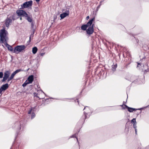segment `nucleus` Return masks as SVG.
<instances>
[{"label": "nucleus", "instance_id": "38", "mask_svg": "<svg viewBox=\"0 0 149 149\" xmlns=\"http://www.w3.org/2000/svg\"><path fill=\"white\" fill-rule=\"evenodd\" d=\"M20 20H22V17H20Z\"/></svg>", "mask_w": 149, "mask_h": 149}, {"label": "nucleus", "instance_id": "15", "mask_svg": "<svg viewBox=\"0 0 149 149\" xmlns=\"http://www.w3.org/2000/svg\"><path fill=\"white\" fill-rule=\"evenodd\" d=\"M88 27L87 26L86 24H84L81 26V29L82 30L85 31L86 30Z\"/></svg>", "mask_w": 149, "mask_h": 149}, {"label": "nucleus", "instance_id": "17", "mask_svg": "<svg viewBox=\"0 0 149 149\" xmlns=\"http://www.w3.org/2000/svg\"><path fill=\"white\" fill-rule=\"evenodd\" d=\"M38 50V49L36 47H34L32 49V53L35 54L36 53Z\"/></svg>", "mask_w": 149, "mask_h": 149}, {"label": "nucleus", "instance_id": "30", "mask_svg": "<svg viewBox=\"0 0 149 149\" xmlns=\"http://www.w3.org/2000/svg\"><path fill=\"white\" fill-rule=\"evenodd\" d=\"M57 18V16L56 15V16H54V21H55L56 19Z\"/></svg>", "mask_w": 149, "mask_h": 149}, {"label": "nucleus", "instance_id": "8", "mask_svg": "<svg viewBox=\"0 0 149 149\" xmlns=\"http://www.w3.org/2000/svg\"><path fill=\"white\" fill-rule=\"evenodd\" d=\"M12 22V20L9 18H7L6 20L5 24L6 27H8L10 23Z\"/></svg>", "mask_w": 149, "mask_h": 149}, {"label": "nucleus", "instance_id": "37", "mask_svg": "<svg viewBox=\"0 0 149 149\" xmlns=\"http://www.w3.org/2000/svg\"><path fill=\"white\" fill-rule=\"evenodd\" d=\"M35 1H36L37 2H39L40 0H35Z\"/></svg>", "mask_w": 149, "mask_h": 149}, {"label": "nucleus", "instance_id": "1", "mask_svg": "<svg viewBox=\"0 0 149 149\" xmlns=\"http://www.w3.org/2000/svg\"><path fill=\"white\" fill-rule=\"evenodd\" d=\"M8 35V32L5 29L0 30V41L1 43L7 42L9 39Z\"/></svg>", "mask_w": 149, "mask_h": 149}, {"label": "nucleus", "instance_id": "4", "mask_svg": "<svg viewBox=\"0 0 149 149\" xmlns=\"http://www.w3.org/2000/svg\"><path fill=\"white\" fill-rule=\"evenodd\" d=\"M33 2L32 1L26 2L21 5V7L20 8V9H23L25 8H28L31 6Z\"/></svg>", "mask_w": 149, "mask_h": 149}, {"label": "nucleus", "instance_id": "19", "mask_svg": "<svg viewBox=\"0 0 149 149\" xmlns=\"http://www.w3.org/2000/svg\"><path fill=\"white\" fill-rule=\"evenodd\" d=\"M117 64H116L114 65H112L111 70L113 71H115L116 70V69L117 67Z\"/></svg>", "mask_w": 149, "mask_h": 149}, {"label": "nucleus", "instance_id": "23", "mask_svg": "<svg viewBox=\"0 0 149 149\" xmlns=\"http://www.w3.org/2000/svg\"><path fill=\"white\" fill-rule=\"evenodd\" d=\"M131 122L133 124H136V119L135 118H133L131 120Z\"/></svg>", "mask_w": 149, "mask_h": 149}, {"label": "nucleus", "instance_id": "24", "mask_svg": "<svg viewBox=\"0 0 149 149\" xmlns=\"http://www.w3.org/2000/svg\"><path fill=\"white\" fill-rule=\"evenodd\" d=\"M29 84L28 82H25L24 83H23L22 85V86L24 87H25L27 84Z\"/></svg>", "mask_w": 149, "mask_h": 149}, {"label": "nucleus", "instance_id": "10", "mask_svg": "<svg viewBox=\"0 0 149 149\" xmlns=\"http://www.w3.org/2000/svg\"><path fill=\"white\" fill-rule=\"evenodd\" d=\"M4 44L6 46V47H7L8 49L9 50H10L11 51H13V47L12 46L9 45L7 43V42H5L4 43Z\"/></svg>", "mask_w": 149, "mask_h": 149}, {"label": "nucleus", "instance_id": "13", "mask_svg": "<svg viewBox=\"0 0 149 149\" xmlns=\"http://www.w3.org/2000/svg\"><path fill=\"white\" fill-rule=\"evenodd\" d=\"M125 105V108H127L128 109V111L130 112H133L134 111H136L137 110V109H136L129 107L126 105Z\"/></svg>", "mask_w": 149, "mask_h": 149}, {"label": "nucleus", "instance_id": "12", "mask_svg": "<svg viewBox=\"0 0 149 149\" xmlns=\"http://www.w3.org/2000/svg\"><path fill=\"white\" fill-rule=\"evenodd\" d=\"M95 19V17H93L87 23L86 25L87 26V27H88L89 26H91V25H92L93 22L94 21Z\"/></svg>", "mask_w": 149, "mask_h": 149}, {"label": "nucleus", "instance_id": "39", "mask_svg": "<svg viewBox=\"0 0 149 149\" xmlns=\"http://www.w3.org/2000/svg\"><path fill=\"white\" fill-rule=\"evenodd\" d=\"M147 71H147L146 70H145V72H147Z\"/></svg>", "mask_w": 149, "mask_h": 149}, {"label": "nucleus", "instance_id": "41", "mask_svg": "<svg viewBox=\"0 0 149 149\" xmlns=\"http://www.w3.org/2000/svg\"><path fill=\"white\" fill-rule=\"evenodd\" d=\"M100 5L99 6H98V8H99V7H100Z\"/></svg>", "mask_w": 149, "mask_h": 149}, {"label": "nucleus", "instance_id": "27", "mask_svg": "<svg viewBox=\"0 0 149 149\" xmlns=\"http://www.w3.org/2000/svg\"><path fill=\"white\" fill-rule=\"evenodd\" d=\"M35 116V114L34 113H32L31 114V118H33Z\"/></svg>", "mask_w": 149, "mask_h": 149}, {"label": "nucleus", "instance_id": "18", "mask_svg": "<svg viewBox=\"0 0 149 149\" xmlns=\"http://www.w3.org/2000/svg\"><path fill=\"white\" fill-rule=\"evenodd\" d=\"M16 15L15 14H13L11 17H10L9 18H10L12 20H13V21L17 19V18L16 17Z\"/></svg>", "mask_w": 149, "mask_h": 149}, {"label": "nucleus", "instance_id": "6", "mask_svg": "<svg viewBox=\"0 0 149 149\" xmlns=\"http://www.w3.org/2000/svg\"><path fill=\"white\" fill-rule=\"evenodd\" d=\"M94 24H93L91 26H90L86 30L87 33L89 35L92 34L94 32L93 27Z\"/></svg>", "mask_w": 149, "mask_h": 149}, {"label": "nucleus", "instance_id": "22", "mask_svg": "<svg viewBox=\"0 0 149 149\" xmlns=\"http://www.w3.org/2000/svg\"><path fill=\"white\" fill-rule=\"evenodd\" d=\"M34 24L33 23V22H31V28L32 29L33 31H35V29H34Z\"/></svg>", "mask_w": 149, "mask_h": 149}, {"label": "nucleus", "instance_id": "9", "mask_svg": "<svg viewBox=\"0 0 149 149\" xmlns=\"http://www.w3.org/2000/svg\"><path fill=\"white\" fill-rule=\"evenodd\" d=\"M69 15V12L68 11H67V12H65L60 14V17L61 19H63L66 16L68 15Z\"/></svg>", "mask_w": 149, "mask_h": 149}, {"label": "nucleus", "instance_id": "20", "mask_svg": "<svg viewBox=\"0 0 149 149\" xmlns=\"http://www.w3.org/2000/svg\"><path fill=\"white\" fill-rule=\"evenodd\" d=\"M22 70L21 69H19L16 70L13 73L15 75L17 73L22 71Z\"/></svg>", "mask_w": 149, "mask_h": 149}, {"label": "nucleus", "instance_id": "5", "mask_svg": "<svg viewBox=\"0 0 149 149\" xmlns=\"http://www.w3.org/2000/svg\"><path fill=\"white\" fill-rule=\"evenodd\" d=\"M10 74V72L9 71H6L4 73V76L3 79L1 80L2 82H4L6 80H7L9 78Z\"/></svg>", "mask_w": 149, "mask_h": 149}, {"label": "nucleus", "instance_id": "28", "mask_svg": "<svg viewBox=\"0 0 149 149\" xmlns=\"http://www.w3.org/2000/svg\"><path fill=\"white\" fill-rule=\"evenodd\" d=\"M32 110V108H31L28 111V113L29 114H30Z\"/></svg>", "mask_w": 149, "mask_h": 149}, {"label": "nucleus", "instance_id": "21", "mask_svg": "<svg viewBox=\"0 0 149 149\" xmlns=\"http://www.w3.org/2000/svg\"><path fill=\"white\" fill-rule=\"evenodd\" d=\"M35 31H33L32 33L30 35L29 37V42H30L31 41V38H33V34L34 33Z\"/></svg>", "mask_w": 149, "mask_h": 149}, {"label": "nucleus", "instance_id": "40", "mask_svg": "<svg viewBox=\"0 0 149 149\" xmlns=\"http://www.w3.org/2000/svg\"><path fill=\"white\" fill-rule=\"evenodd\" d=\"M86 107H84V109H85Z\"/></svg>", "mask_w": 149, "mask_h": 149}, {"label": "nucleus", "instance_id": "29", "mask_svg": "<svg viewBox=\"0 0 149 149\" xmlns=\"http://www.w3.org/2000/svg\"><path fill=\"white\" fill-rule=\"evenodd\" d=\"M38 11V8H35V9L34 10V11L35 12H37Z\"/></svg>", "mask_w": 149, "mask_h": 149}, {"label": "nucleus", "instance_id": "7", "mask_svg": "<svg viewBox=\"0 0 149 149\" xmlns=\"http://www.w3.org/2000/svg\"><path fill=\"white\" fill-rule=\"evenodd\" d=\"M8 87V84L6 83L5 84L3 85L0 88V94L3 91H5L7 89Z\"/></svg>", "mask_w": 149, "mask_h": 149}, {"label": "nucleus", "instance_id": "3", "mask_svg": "<svg viewBox=\"0 0 149 149\" xmlns=\"http://www.w3.org/2000/svg\"><path fill=\"white\" fill-rule=\"evenodd\" d=\"M26 48V46L24 45H17L14 48L13 53L18 54L20 52H23Z\"/></svg>", "mask_w": 149, "mask_h": 149}, {"label": "nucleus", "instance_id": "34", "mask_svg": "<svg viewBox=\"0 0 149 149\" xmlns=\"http://www.w3.org/2000/svg\"><path fill=\"white\" fill-rule=\"evenodd\" d=\"M135 133L136 134L137 132V130L136 129H135Z\"/></svg>", "mask_w": 149, "mask_h": 149}, {"label": "nucleus", "instance_id": "31", "mask_svg": "<svg viewBox=\"0 0 149 149\" xmlns=\"http://www.w3.org/2000/svg\"><path fill=\"white\" fill-rule=\"evenodd\" d=\"M133 127L134 128H135V129H136V124H133Z\"/></svg>", "mask_w": 149, "mask_h": 149}, {"label": "nucleus", "instance_id": "26", "mask_svg": "<svg viewBox=\"0 0 149 149\" xmlns=\"http://www.w3.org/2000/svg\"><path fill=\"white\" fill-rule=\"evenodd\" d=\"M3 74L2 72H0V78H1L3 77Z\"/></svg>", "mask_w": 149, "mask_h": 149}, {"label": "nucleus", "instance_id": "35", "mask_svg": "<svg viewBox=\"0 0 149 149\" xmlns=\"http://www.w3.org/2000/svg\"><path fill=\"white\" fill-rule=\"evenodd\" d=\"M68 11L69 12V10L68 9H66V10H65V12H67V11L68 12Z\"/></svg>", "mask_w": 149, "mask_h": 149}, {"label": "nucleus", "instance_id": "11", "mask_svg": "<svg viewBox=\"0 0 149 149\" xmlns=\"http://www.w3.org/2000/svg\"><path fill=\"white\" fill-rule=\"evenodd\" d=\"M33 75H31L28 78V80L29 84H31L33 81Z\"/></svg>", "mask_w": 149, "mask_h": 149}, {"label": "nucleus", "instance_id": "2", "mask_svg": "<svg viewBox=\"0 0 149 149\" xmlns=\"http://www.w3.org/2000/svg\"><path fill=\"white\" fill-rule=\"evenodd\" d=\"M16 13L18 16H22L24 17L29 22H32L33 19L32 16H29L25 11L22 10H18L16 11Z\"/></svg>", "mask_w": 149, "mask_h": 149}, {"label": "nucleus", "instance_id": "36", "mask_svg": "<svg viewBox=\"0 0 149 149\" xmlns=\"http://www.w3.org/2000/svg\"><path fill=\"white\" fill-rule=\"evenodd\" d=\"M89 18V16H87L86 17V19L87 20Z\"/></svg>", "mask_w": 149, "mask_h": 149}, {"label": "nucleus", "instance_id": "32", "mask_svg": "<svg viewBox=\"0 0 149 149\" xmlns=\"http://www.w3.org/2000/svg\"><path fill=\"white\" fill-rule=\"evenodd\" d=\"M45 54V53H41L40 54V55L41 56H43L44 54Z\"/></svg>", "mask_w": 149, "mask_h": 149}, {"label": "nucleus", "instance_id": "33", "mask_svg": "<svg viewBox=\"0 0 149 149\" xmlns=\"http://www.w3.org/2000/svg\"><path fill=\"white\" fill-rule=\"evenodd\" d=\"M71 137H75L76 138H77V141H78L77 138L75 136V135H74L72 136Z\"/></svg>", "mask_w": 149, "mask_h": 149}, {"label": "nucleus", "instance_id": "16", "mask_svg": "<svg viewBox=\"0 0 149 149\" xmlns=\"http://www.w3.org/2000/svg\"><path fill=\"white\" fill-rule=\"evenodd\" d=\"M15 75L13 73L11 76L8 78V79H7V82H8L12 80L13 78L14 77Z\"/></svg>", "mask_w": 149, "mask_h": 149}, {"label": "nucleus", "instance_id": "25", "mask_svg": "<svg viewBox=\"0 0 149 149\" xmlns=\"http://www.w3.org/2000/svg\"><path fill=\"white\" fill-rule=\"evenodd\" d=\"M34 94V97H37L39 98V97L38 96V93H33Z\"/></svg>", "mask_w": 149, "mask_h": 149}, {"label": "nucleus", "instance_id": "14", "mask_svg": "<svg viewBox=\"0 0 149 149\" xmlns=\"http://www.w3.org/2000/svg\"><path fill=\"white\" fill-rule=\"evenodd\" d=\"M15 125L17 126V131H19L21 129V125L19 123H16Z\"/></svg>", "mask_w": 149, "mask_h": 149}]
</instances>
